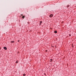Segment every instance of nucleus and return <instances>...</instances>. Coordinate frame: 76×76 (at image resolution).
<instances>
[{
    "mask_svg": "<svg viewBox=\"0 0 76 76\" xmlns=\"http://www.w3.org/2000/svg\"><path fill=\"white\" fill-rule=\"evenodd\" d=\"M50 17V18H52L53 17V14H51L50 16H49Z\"/></svg>",
    "mask_w": 76,
    "mask_h": 76,
    "instance_id": "nucleus-1",
    "label": "nucleus"
},
{
    "mask_svg": "<svg viewBox=\"0 0 76 76\" xmlns=\"http://www.w3.org/2000/svg\"><path fill=\"white\" fill-rule=\"evenodd\" d=\"M4 49L5 50H7V48L6 47H4Z\"/></svg>",
    "mask_w": 76,
    "mask_h": 76,
    "instance_id": "nucleus-2",
    "label": "nucleus"
},
{
    "mask_svg": "<svg viewBox=\"0 0 76 76\" xmlns=\"http://www.w3.org/2000/svg\"><path fill=\"white\" fill-rule=\"evenodd\" d=\"M11 43H14V42H15V41H11Z\"/></svg>",
    "mask_w": 76,
    "mask_h": 76,
    "instance_id": "nucleus-3",
    "label": "nucleus"
},
{
    "mask_svg": "<svg viewBox=\"0 0 76 76\" xmlns=\"http://www.w3.org/2000/svg\"><path fill=\"white\" fill-rule=\"evenodd\" d=\"M54 33H55V34H57V31H54Z\"/></svg>",
    "mask_w": 76,
    "mask_h": 76,
    "instance_id": "nucleus-4",
    "label": "nucleus"
},
{
    "mask_svg": "<svg viewBox=\"0 0 76 76\" xmlns=\"http://www.w3.org/2000/svg\"><path fill=\"white\" fill-rule=\"evenodd\" d=\"M25 18V17L24 16H23L22 17L23 19H24V18Z\"/></svg>",
    "mask_w": 76,
    "mask_h": 76,
    "instance_id": "nucleus-5",
    "label": "nucleus"
},
{
    "mask_svg": "<svg viewBox=\"0 0 76 76\" xmlns=\"http://www.w3.org/2000/svg\"><path fill=\"white\" fill-rule=\"evenodd\" d=\"M26 75V74H23V76H25Z\"/></svg>",
    "mask_w": 76,
    "mask_h": 76,
    "instance_id": "nucleus-6",
    "label": "nucleus"
},
{
    "mask_svg": "<svg viewBox=\"0 0 76 76\" xmlns=\"http://www.w3.org/2000/svg\"><path fill=\"white\" fill-rule=\"evenodd\" d=\"M42 21H41L40 22V23H42Z\"/></svg>",
    "mask_w": 76,
    "mask_h": 76,
    "instance_id": "nucleus-7",
    "label": "nucleus"
},
{
    "mask_svg": "<svg viewBox=\"0 0 76 76\" xmlns=\"http://www.w3.org/2000/svg\"><path fill=\"white\" fill-rule=\"evenodd\" d=\"M69 7V5H68L66 6L67 7Z\"/></svg>",
    "mask_w": 76,
    "mask_h": 76,
    "instance_id": "nucleus-8",
    "label": "nucleus"
},
{
    "mask_svg": "<svg viewBox=\"0 0 76 76\" xmlns=\"http://www.w3.org/2000/svg\"><path fill=\"white\" fill-rule=\"evenodd\" d=\"M69 37H70V36H71V34H69Z\"/></svg>",
    "mask_w": 76,
    "mask_h": 76,
    "instance_id": "nucleus-9",
    "label": "nucleus"
},
{
    "mask_svg": "<svg viewBox=\"0 0 76 76\" xmlns=\"http://www.w3.org/2000/svg\"><path fill=\"white\" fill-rule=\"evenodd\" d=\"M18 63V61H16V63Z\"/></svg>",
    "mask_w": 76,
    "mask_h": 76,
    "instance_id": "nucleus-10",
    "label": "nucleus"
},
{
    "mask_svg": "<svg viewBox=\"0 0 76 76\" xmlns=\"http://www.w3.org/2000/svg\"><path fill=\"white\" fill-rule=\"evenodd\" d=\"M47 51H47V50H46V52H47Z\"/></svg>",
    "mask_w": 76,
    "mask_h": 76,
    "instance_id": "nucleus-11",
    "label": "nucleus"
},
{
    "mask_svg": "<svg viewBox=\"0 0 76 76\" xmlns=\"http://www.w3.org/2000/svg\"><path fill=\"white\" fill-rule=\"evenodd\" d=\"M21 16H23V14H21Z\"/></svg>",
    "mask_w": 76,
    "mask_h": 76,
    "instance_id": "nucleus-12",
    "label": "nucleus"
},
{
    "mask_svg": "<svg viewBox=\"0 0 76 76\" xmlns=\"http://www.w3.org/2000/svg\"><path fill=\"white\" fill-rule=\"evenodd\" d=\"M51 61H53V59H51Z\"/></svg>",
    "mask_w": 76,
    "mask_h": 76,
    "instance_id": "nucleus-13",
    "label": "nucleus"
},
{
    "mask_svg": "<svg viewBox=\"0 0 76 76\" xmlns=\"http://www.w3.org/2000/svg\"><path fill=\"white\" fill-rule=\"evenodd\" d=\"M40 25H41V23H40Z\"/></svg>",
    "mask_w": 76,
    "mask_h": 76,
    "instance_id": "nucleus-14",
    "label": "nucleus"
},
{
    "mask_svg": "<svg viewBox=\"0 0 76 76\" xmlns=\"http://www.w3.org/2000/svg\"><path fill=\"white\" fill-rule=\"evenodd\" d=\"M1 49V48L0 47V50Z\"/></svg>",
    "mask_w": 76,
    "mask_h": 76,
    "instance_id": "nucleus-15",
    "label": "nucleus"
}]
</instances>
